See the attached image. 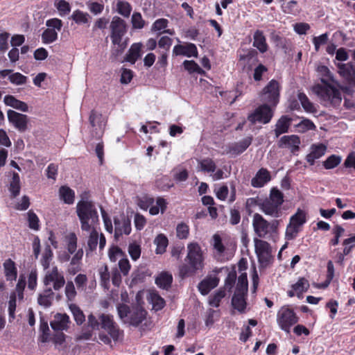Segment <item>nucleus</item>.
Listing matches in <instances>:
<instances>
[{
    "mask_svg": "<svg viewBox=\"0 0 355 355\" xmlns=\"http://www.w3.org/2000/svg\"><path fill=\"white\" fill-rule=\"evenodd\" d=\"M187 255L185 263L179 267V274L182 278L193 276L204 268L205 257L200 245L196 243H190L187 245Z\"/></svg>",
    "mask_w": 355,
    "mask_h": 355,
    "instance_id": "obj_1",
    "label": "nucleus"
},
{
    "mask_svg": "<svg viewBox=\"0 0 355 355\" xmlns=\"http://www.w3.org/2000/svg\"><path fill=\"white\" fill-rule=\"evenodd\" d=\"M318 71L325 78H322L321 80L324 85L318 86V94L324 101L325 106L338 107L342 101V95L339 89L327 83V80L334 82L331 71L326 66L319 67Z\"/></svg>",
    "mask_w": 355,
    "mask_h": 355,
    "instance_id": "obj_2",
    "label": "nucleus"
},
{
    "mask_svg": "<svg viewBox=\"0 0 355 355\" xmlns=\"http://www.w3.org/2000/svg\"><path fill=\"white\" fill-rule=\"evenodd\" d=\"M76 214L83 231H90L99 221L97 209L92 201L80 200L76 205Z\"/></svg>",
    "mask_w": 355,
    "mask_h": 355,
    "instance_id": "obj_3",
    "label": "nucleus"
},
{
    "mask_svg": "<svg viewBox=\"0 0 355 355\" xmlns=\"http://www.w3.org/2000/svg\"><path fill=\"white\" fill-rule=\"evenodd\" d=\"M119 318L125 324H128L134 327H139L148 315L147 311L139 306H130L125 304H121L117 306Z\"/></svg>",
    "mask_w": 355,
    "mask_h": 355,
    "instance_id": "obj_4",
    "label": "nucleus"
},
{
    "mask_svg": "<svg viewBox=\"0 0 355 355\" xmlns=\"http://www.w3.org/2000/svg\"><path fill=\"white\" fill-rule=\"evenodd\" d=\"M110 38L114 45L118 47L113 51L115 56L121 55L127 46L125 42H122L123 36L128 32V25L125 21L118 16H114L110 25Z\"/></svg>",
    "mask_w": 355,
    "mask_h": 355,
    "instance_id": "obj_5",
    "label": "nucleus"
},
{
    "mask_svg": "<svg viewBox=\"0 0 355 355\" xmlns=\"http://www.w3.org/2000/svg\"><path fill=\"white\" fill-rule=\"evenodd\" d=\"M279 225V220L269 222L260 214L255 213L253 215L252 227L258 239H270L277 233Z\"/></svg>",
    "mask_w": 355,
    "mask_h": 355,
    "instance_id": "obj_6",
    "label": "nucleus"
},
{
    "mask_svg": "<svg viewBox=\"0 0 355 355\" xmlns=\"http://www.w3.org/2000/svg\"><path fill=\"white\" fill-rule=\"evenodd\" d=\"M284 202V194L277 188L270 190L269 198L259 204L261 210L268 216L279 218L282 216L281 206Z\"/></svg>",
    "mask_w": 355,
    "mask_h": 355,
    "instance_id": "obj_7",
    "label": "nucleus"
},
{
    "mask_svg": "<svg viewBox=\"0 0 355 355\" xmlns=\"http://www.w3.org/2000/svg\"><path fill=\"white\" fill-rule=\"evenodd\" d=\"M275 112V108L268 104L263 103L256 107L247 117L248 121L251 125L255 124H268L272 120Z\"/></svg>",
    "mask_w": 355,
    "mask_h": 355,
    "instance_id": "obj_8",
    "label": "nucleus"
},
{
    "mask_svg": "<svg viewBox=\"0 0 355 355\" xmlns=\"http://www.w3.org/2000/svg\"><path fill=\"white\" fill-rule=\"evenodd\" d=\"M298 321V316L289 305L283 306L277 312V324L282 330L287 333L290 332L291 328L296 324Z\"/></svg>",
    "mask_w": 355,
    "mask_h": 355,
    "instance_id": "obj_9",
    "label": "nucleus"
},
{
    "mask_svg": "<svg viewBox=\"0 0 355 355\" xmlns=\"http://www.w3.org/2000/svg\"><path fill=\"white\" fill-rule=\"evenodd\" d=\"M254 243L255 252L260 266L267 268L274 260V257L272 255V248L270 243L258 238H254Z\"/></svg>",
    "mask_w": 355,
    "mask_h": 355,
    "instance_id": "obj_10",
    "label": "nucleus"
},
{
    "mask_svg": "<svg viewBox=\"0 0 355 355\" xmlns=\"http://www.w3.org/2000/svg\"><path fill=\"white\" fill-rule=\"evenodd\" d=\"M280 86L277 80H271L262 89L260 94L261 100L265 104L275 108L279 102Z\"/></svg>",
    "mask_w": 355,
    "mask_h": 355,
    "instance_id": "obj_11",
    "label": "nucleus"
},
{
    "mask_svg": "<svg viewBox=\"0 0 355 355\" xmlns=\"http://www.w3.org/2000/svg\"><path fill=\"white\" fill-rule=\"evenodd\" d=\"M99 320H101V328L106 331L114 342H118L123 338V330L121 329L114 320L113 315L101 313L99 315Z\"/></svg>",
    "mask_w": 355,
    "mask_h": 355,
    "instance_id": "obj_12",
    "label": "nucleus"
},
{
    "mask_svg": "<svg viewBox=\"0 0 355 355\" xmlns=\"http://www.w3.org/2000/svg\"><path fill=\"white\" fill-rule=\"evenodd\" d=\"M306 222V213L300 209L290 218L289 223L286 230V239L293 240L297 236L302 226Z\"/></svg>",
    "mask_w": 355,
    "mask_h": 355,
    "instance_id": "obj_13",
    "label": "nucleus"
},
{
    "mask_svg": "<svg viewBox=\"0 0 355 355\" xmlns=\"http://www.w3.org/2000/svg\"><path fill=\"white\" fill-rule=\"evenodd\" d=\"M8 119L17 130L21 132H25L28 128V117L26 114L17 112L12 110L7 112Z\"/></svg>",
    "mask_w": 355,
    "mask_h": 355,
    "instance_id": "obj_14",
    "label": "nucleus"
},
{
    "mask_svg": "<svg viewBox=\"0 0 355 355\" xmlns=\"http://www.w3.org/2000/svg\"><path fill=\"white\" fill-rule=\"evenodd\" d=\"M44 283L49 285L53 283L55 291H59L65 284L64 276L58 272L57 267H53L50 272H48L44 277Z\"/></svg>",
    "mask_w": 355,
    "mask_h": 355,
    "instance_id": "obj_15",
    "label": "nucleus"
},
{
    "mask_svg": "<svg viewBox=\"0 0 355 355\" xmlns=\"http://www.w3.org/2000/svg\"><path fill=\"white\" fill-rule=\"evenodd\" d=\"M300 138L296 135H284L277 142L279 148H287L291 152L295 154L300 150Z\"/></svg>",
    "mask_w": 355,
    "mask_h": 355,
    "instance_id": "obj_16",
    "label": "nucleus"
},
{
    "mask_svg": "<svg viewBox=\"0 0 355 355\" xmlns=\"http://www.w3.org/2000/svg\"><path fill=\"white\" fill-rule=\"evenodd\" d=\"M114 223L115 225L114 237L119 239L123 234L129 235L131 232V222L129 218L124 216L121 218H114Z\"/></svg>",
    "mask_w": 355,
    "mask_h": 355,
    "instance_id": "obj_17",
    "label": "nucleus"
},
{
    "mask_svg": "<svg viewBox=\"0 0 355 355\" xmlns=\"http://www.w3.org/2000/svg\"><path fill=\"white\" fill-rule=\"evenodd\" d=\"M338 73L351 87H355V66L352 63L338 64Z\"/></svg>",
    "mask_w": 355,
    "mask_h": 355,
    "instance_id": "obj_18",
    "label": "nucleus"
},
{
    "mask_svg": "<svg viewBox=\"0 0 355 355\" xmlns=\"http://www.w3.org/2000/svg\"><path fill=\"white\" fill-rule=\"evenodd\" d=\"M270 180L271 175L268 170L265 168H261L251 180V185L254 188H261L270 182Z\"/></svg>",
    "mask_w": 355,
    "mask_h": 355,
    "instance_id": "obj_19",
    "label": "nucleus"
},
{
    "mask_svg": "<svg viewBox=\"0 0 355 355\" xmlns=\"http://www.w3.org/2000/svg\"><path fill=\"white\" fill-rule=\"evenodd\" d=\"M243 54L239 55V60L243 62L248 70L252 69V65L259 62L258 52L254 49H249L243 51Z\"/></svg>",
    "mask_w": 355,
    "mask_h": 355,
    "instance_id": "obj_20",
    "label": "nucleus"
},
{
    "mask_svg": "<svg viewBox=\"0 0 355 355\" xmlns=\"http://www.w3.org/2000/svg\"><path fill=\"white\" fill-rule=\"evenodd\" d=\"M309 288V281L304 277H300L295 284L291 286V290H289L287 294L290 297L297 295L300 298L303 293L306 292Z\"/></svg>",
    "mask_w": 355,
    "mask_h": 355,
    "instance_id": "obj_21",
    "label": "nucleus"
},
{
    "mask_svg": "<svg viewBox=\"0 0 355 355\" xmlns=\"http://www.w3.org/2000/svg\"><path fill=\"white\" fill-rule=\"evenodd\" d=\"M69 317L66 313H56L50 325L54 331H62L68 329Z\"/></svg>",
    "mask_w": 355,
    "mask_h": 355,
    "instance_id": "obj_22",
    "label": "nucleus"
},
{
    "mask_svg": "<svg viewBox=\"0 0 355 355\" xmlns=\"http://www.w3.org/2000/svg\"><path fill=\"white\" fill-rule=\"evenodd\" d=\"M292 118L288 115H282L276 122L274 133L276 137L284 133H287L289 130L292 123Z\"/></svg>",
    "mask_w": 355,
    "mask_h": 355,
    "instance_id": "obj_23",
    "label": "nucleus"
},
{
    "mask_svg": "<svg viewBox=\"0 0 355 355\" xmlns=\"http://www.w3.org/2000/svg\"><path fill=\"white\" fill-rule=\"evenodd\" d=\"M218 283L219 279L216 277H207L198 284V288L202 295H206L211 289L216 288Z\"/></svg>",
    "mask_w": 355,
    "mask_h": 355,
    "instance_id": "obj_24",
    "label": "nucleus"
},
{
    "mask_svg": "<svg viewBox=\"0 0 355 355\" xmlns=\"http://www.w3.org/2000/svg\"><path fill=\"white\" fill-rule=\"evenodd\" d=\"M252 45L254 47L257 48L261 53H264L268 50V45L266 42V38L262 31L257 30L254 33Z\"/></svg>",
    "mask_w": 355,
    "mask_h": 355,
    "instance_id": "obj_25",
    "label": "nucleus"
},
{
    "mask_svg": "<svg viewBox=\"0 0 355 355\" xmlns=\"http://www.w3.org/2000/svg\"><path fill=\"white\" fill-rule=\"evenodd\" d=\"M141 43H133L126 53L124 61L134 64L141 57Z\"/></svg>",
    "mask_w": 355,
    "mask_h": 355,
    "instance_id": "obj_26",
    "label": "nucleus"
},
{
    "mask_svg": "<svg viewBox=\"0 0 355 355\" xmlns=\"http://www.w3.org/2000/svg\"><path fill=\"white\" fill-rule=\"evenodd\" d=\"M252 137H248L243 140L233 144L229 147L230 153L239 155L243 153L252 144Z\"/></svg>",
    "mask_w": 355,
    "mask_h": 355,
    "instance_id": "obj_27",
    "label": "nucleus"
},
{
    "mask_svg": "<svg viewBox=\"0 0 355 355\" xmlns=\"http://www.w3.org/2000/svg\"><path fill=\"white\" fill-rule=\"evenodd\" d=\"M59 197L65 204L72 205L75 200V192L69 187L63 185L59 189Z\"/></svg>",
    "mask_w": 355,
    "mask_h": 355,
    "instance_id": "obj_28",
    "label": "nucleus"
},
{
    "mask_svg": "<svg viewBox=\"0 0 355 355\" xmlns=\"http://www.w3.org/2000/svg\"><path fill=\"white\" fill-rule=\"evenodd\" d=\"M3 102L7 106L12 107L22 112H27L28 110V107L25 102L17 99L12 95L5 96Z\"/></svg>",
    "mask_w": 355,
    "mask_h": 355,
    "instance_id": "obj_29",
    "label": "nucleus"
},
{
    "mask_svg": "<svg viewBox=\"0 0 355 355\" xmlns=\"http://www.w3.org/2000/svg\"><path fill=\"white\" fill-rule=\"evenodd\" d=\"M3 268L5 276L8 281H13L17 279V269L15 263L11 259L5 261Z\"/></svg>",
    "mask_w": 355,
    "mask_h": 355,
    "instance_id": "obj_30",
    "label": "nucleus"
},
{
    "mask_svg": "<svg viewBox=\"0 0 355 355\" xmlns=\"http://www.w3.org/2000/svg\"><path fill=\"white\" fill-rule=\"evenodd\" d=\"M247 294L234 293L232 298V305L234 309L243 313L246 309L245 295Z\"/></svg>",
    "mask_w": 355,
    "mask_h": 355,
    "instance_id": "obj_31",
    "label": "nucleus"
},
{
    "mask_svg": "<svg viewBox=\"0 0 355 355\" xmlns=\"http://www.w3.org/2000/svg\"><path fill=\"white\" fill-rule=\"evenodd\" d=\"M173 282V276L167 272H162L155 279V284L158 287L168 290Z\"/></svg>",
    "mask_w": 355,
    "mask_h": 355,
    "instance_id": "obj_32",
    "label": "nucleus"
},
{
    "mask_svg": "<svg viewBox=\"0 0 355 355\" xmlns=\"http://www.w3.org/2000/svg\"><path fill=\"white\" fill-rule=\"evenodd\" d=\"M90 234L87 239V245L86 247V255L89 256V254L90 252H93L96 250L97 245H98V232L97 230L92 227V230H90Z\"/></svg>",
    "mask_w": 355,
    "mask_h": 355,
    "instance_id": "obj_33",
    "label": "nucleus"
},
{
    "mask_svg": "<svg viewBox=\"0 0 355 355\" xmlns=\"http://www.w3.org/2000/svg\"><path fill=\"white\" fill-rule=\"evenodd\" d=\"M11 198H15L19 195L21 190L20 178L17 173L14 172L9 186Z\"/></svg>",
    "mask_w": 355,
    "mask_h": 355,
    "instance_id": "obj_34",
    "label": "nucleus"
},
{
    "mask_svg": "<svg viewBox=\"0 0 355 355\" xmlns=\"http://www.w3.org/2000/svg\"><path fill=\"white\" fill-rule=\"evenodd\" d=\"M154 243L156 245V254H162L166 252V248L168 244V238L164 234H158L155 237Z\"/></svg>",
    "mask_w": 355,
    "mask_h": 355,
    "instance_id": "obj_35",
    "label": "nucleus"
},
{
    "mask_svg": "<svg viewBox=\"0 0 355 355\" xmlns=\"http://www.w3.org/2000/svg\"><path fill=\"white\" fill-rule=\"evenodd\" d=\"M155 186L158 190L164 191L173 187V183L168 175H162L159 178H157Z\"/></svg>",
    "mask_w": 355,
    "mask_h": 355,
    "instance_id": "obj_36",
    "label": "nucleus"
},
{
    "mask_svg": "<svg viewBox=\"0 0 355 355\" xmlns=\"http://www.w3.org/2000/svg\"><path fill=\"white\" fill-rule=\"evenodd\" d=\"M69 309L76 324H83L85 321V315L80 308L76 304H71L69 305Z\"/></svg>",
    "mask_w": 355,
    "mask_h": 355,
    "instance_id": "obj_37",
    "label": "nucleus"
},
{
    "mask_svg": "<svg viewBox=\"0 0 355 355\" xmlns=\"http://www.w3.org/2000/svg\"><path fill=\"white\" fill-rule=\"evenodd\" d=\"M100 275L101 285L104 289L108 290L110 288V274L108 271V267L107 265L101 266L98 269Z\"/></svg>",
    "mask_w": 355,
    "mask_h": 355,
    "instance_id": "obj_38",
    "label": "nucleus"
},
{
    "mask_svg": "<svg viewBox=\"0 0 355 355\" xmlns=\"http://www.w3.org/2000/svg\"><path fill=\"white\" fill-rule=\"evenodd\" d=\"M53 297V292L51 288L46 289L44 291L43 294L39 295L37 302L41 306L49 307L52 304Z\"/></svg>",
    "mask_w": 355,
    "mask_h": 355,
    "instance_id": "obj_39",
    "label": "nucleus"
},
{
    "mask_svg": "<svg viewBox=\"0 0 355 355\" xmlns=\"http://www.w3.org/2000/svg\"><path fill=\"white\" fill-rule=\"evenodd\" d=\"M53 256V253L51 249V247L49 244L46 243L45 245V248L44 252L42 253V259L40 260L41 264L43 266L44 269L46 270L49 268L50 266V262L52 260Z\"/></svg>",
    "mask_w": 355,
    "mask_h": 355,
    "instance_id": "obj_40",
    "label": "nucleus"
},
{
    "mask_svg": "<svg viewBox=\"0 0 355 355\" xmlns=\"http://www.w3.org/2000/svg\"><path fill=\"white\" fill-rule=\"evenodd\" d=\"M297 97L301 103L302 107L306 112L311 113L316 112L317 110L313 104L309 101L307 96L304 93L300 92L297 95Z\"/></svg>",
    "mask_w": 355,
    "mask_h": 355,
    "instance_id": "obj_41",
    "label": "nucleus"
},
{
    "mask_svg": "<svg viewBox=\"0 0 355 355\" xmlns=\"http://www.w3.org/2000/svg\"><path fill=\"white\" fill-rule=\"evenodd\" d=\"M248 282L246 273H242L238 278L235 293L247 294Z\"/></svg>",
    "mask_w": 355,
    "mask_h": 355,
    "instance_id": "obj_42",
    "label": "nucleus"
},
{
    "mask_svg": "<svg viewBox=\"0 0 355 355\" xmlns=\"http://www.w3.org/2000/svg\"><path fill=\"white\" fill-rule=\"evenodd\" d=\"M58 40V33L52 28H46L42 34V41L44 44H51Z\"/></svg>",
    "mask_w": 355,
    "mask_h": 355,
    "instance_id": "obj_43",
    "label": "nucleus"
},
{
    "mask_svg": "<svg viewBox=\"0 0 355 355\" xmlns=\"http://www.w3.org/2000/svg\"><path fill=\"white\" fill-rule=\"evenodd\" d=\"M27 220L29 228L35 231H38L40 230V219L33 210H29L28 211Z\"/></svg>",
    "mask_w": 355,
    "mask_h": 355,
    "instance_id": "obj_44",
    "label": "nucleus"
},
{
    "mask_svg": "<svg viewBox=\"0 0 355 355\" xmlns=\"http://www.w3.org/2000/svg\"><path fill=\"white\" fill-rule=\"evenodd\" d=\"M54 5L61 17L65 16L71 12V6L65 0H56Z\"/></svg>",
    "mask_w": 355,
    "mask_h": 355,
    "instance_id": "obj_45",
    "label": "nucleus"
},
{
    "mask_svg": "<svg viewBox=\"0 0 355 355\" xmlns=\"http://www.w3.org/2000/svg\"><path fill=\"white\" fill-rule=\"evenodd\" d=\"M116 10L121 15L128 17L132 11V6L128 1H119L116 3Z\"/></svg>",
    "mask_w": 355,
    "mask_h": 355,
    "instance_id": "obj_46",
    "label": "nucleus"
},
{
    "mask_svg": "<svg viewBox=\"0 0 355 355\" xmlns=\"http://www.w3.org/2000/svg\"><path fill=\"white\" fill-rule=\"evenodd\" d=\"M225 292L224 290L220 289L215 292V293L209 296V304L213 307H218L221 300L225 297Z\"/></svg>",
    "mask_w": 355,
    "mask_h": 355,
    "instance_id": "obj_47",
    "label": "nucleus"
},
{
    "mask_svg": "<svg viewBox=\"0 0 355 355\" xmlns=\"http://www.w3.org/2000/svg\"><path fill=\"white\" fill-rule=\"evenodd\" d=\"M128 251L131 259L133 261H137L141 256V248L139 244L132 242L129 244Z\"/></svg>",
    "mask_w": 355,
    "mask_h": 355,
    "instance_id": "obj_48",
    "label": "nucleus"
},
{
    "mask_svg": "<svg viewBox=\"0 0 355 355\" xmlns=\"http://www.w3.org/2000/svg\"><path fill=\"white\" fill-rule=\"evenodd\" d=\"M282 10L284 13L295 15L299 13L300 10L297 1L291 0L282 6Z\"/></svg>",
    "mask_w": 355,
    "mask_h": 355,
    "instance_id": "obj_49",
    "label": "nucleus"
},
{
    "mask_svg": "<svg viewBox=\"0 0 355 355\" xmlns=\"http://www.w3.org/2000/svg\"><path fill=\"white\" fill-rule=\"evenodd\" d=\"M89 14L80 10L73 11L71 18L78 24H87L88 22Z\"/></svg>",
    "mask_w": 355,
    "mask_h": 355,
    "instance_id": "obj_50",
    "label": "nucleus"
},
{
    "mask_svg": "<svg viewBox=\"0 0 355 355\" xmlns=\"http://www.w3.org/2000/svg\"><path fill=\"white\" fill-rule=\"evenodd\" d=\"M9 81L16 85H22L27 83L28 78L19 72L11 73L8 76Z\"/></svg>",
    "mask_w": 355,
    "mask_h": 355,
    "instance_id": "obj_51",
    "label": "nucleus"
},
{
    "mask_svg": "<svg viewBox=\"0 0 355 355\" xmlns=\"http://www.w3.org/2000/svg\"><path fill=\"white\" fill-rule=\"evenodd\" d=\"M341 162V157L336 155H331L323 162V166L326 169H332L339 165Z\"/></svg>",
    "mask_w": 355,
    "mask_h": 355,
    "instance_id": "obj_52",
    "label": "nucleus"
},
{
    "mask_svg": "<svg viewBox=\"0 0 355 355\" xmlns=\"http://www.w3.org/2000/svg\"><path fill=\"white\" fill-rule=\"evenodd\" d=\"M189 235V227L185 223H180L176 227V236L180 239H186Z\"/></svg>",
    "mask_w": 355,
    "mask_h": 355,
    "instance_id": "obj_53",
    "label": "nucleus"
},
{
    "mask_svg": "<svg viewBox=\"0 0 355 355\" xmlns=\"http://www.w3.org/2000/svg\"><path fill=\"white\" fill-rule=\"evenodd\" d=\"M201 170L205 172H214L216 168L215 162L210 158H206L202 159L200 162Z\"/></svg>",
    "mask_w": 355,
    "mask_h": 355,
    "instance_id": "obj_54",
    "label": "nucleus"
},
{
    "mask_svg": "<svg viewBox=\"0 0 355 355\" xmlns=\"http://www.w3.org/2000/svg\"><path fill=\"white\" fill-rule=\"evenodd\" d=\"M213 241H214L213 247H214V250H216L217 253L219 255H221L222 254H223L225 250V247L222 242V239H221L220 236L218 235V234H215L213 236Z\"/></svg>",
    "mask_w": 355,
    "mask_h": 355,
    "instance_id": "obj_55",
    "label": "nucleus"
},
{
    "mask_svg": "<svg viewBox=\"0 0 355 355\" xmlns=\"http://www.w3.org/2000/svg\"><path fill=\"white\" fill-rule=\"evenodd\" d=\"M329 40V35L327 33H323L320 36L314 37L313 38V44L314 45L315 50L318 51L320 46L327 43Z\"/></svg>",
    "mask_w": 355,
    "mask_h": 355,
    "instance_id": "obj_56",
    "label": "nucleus"
},
{
    "mask_svg": "<svg viewBox=\"0 0 355 355\" xmlns=\"http://www.w3.org/2000/svg\"><path fill=\"white\" fill-rule=\"evenodd\" d=\"M352 243H355V234L351 236L347 239H344L342 243L343 245L344 246L342 252L345 256L349 255L352 252V250L354 248V245H349Z\"/></svg>",
    "mask_w": 355,
    "mask_h": 355,
    "instance_id": "obj_57",
    "label": "nucleus"
},
{
    "mask_svg": "<svg viewBox=\"0 0 355 355\" xmlns=\"http://www.w3.org/2000/svg\"><path fill=\"white\" fill-rule=\"evenodd\" d=\"M155 202L154 198L148 195H145L139 199L138 205L141 209L146 210Z\"/></svg>",
    "mask_w": 355,
    "mask_h": 355,
    "instance_id": "obj_58",
    "label": "nucleus"
},
{
    "mask_svg": "<svg viewBox=\"0 0 355 355\" xmlns=\"http://www.w3.org/2000/svg\"><path fill=\"white\" fill-rule=\"evenodd\" d=\"M268 71V68L263 64H259L254 69L253 78L256 82L261 81L264 73Z\"/></svg>",
    "mask_w": 355,
    "mask_h": 355,
    "instance_id": "obj_59",
    "label": "nucleus"
},
{
    "mask_svg": "<svg viewBox=\"0 0 355 355\" xmlns=\"http://www.w3.org/2000/svg\"><path fill=\"white\" fill-rule=\"evenodd\" d=\"M296 126L300 129V131L302 132L315 129V125L313 123V121L307 119H303Z\"/></svg>",
    "mask_w": 355,
    "mask_h": 355,
    "instance_id": "obj_60",
    "label": "nucleus"
},
{
    "mask_svg": "<svg viewBox=\"0 0 355 355\" xmlns=\"http://www.w3.org/2000/svg\"><path fill=\"white\" fill-rule=\"evenodd\" d=\"M132 27L137 29H141L144 28L145 21L142 18L140 12H134L132 16Z\"/></svg>",
    "mask_w": 355,
    "mask_h": 355,
    "instance_id": "obj_61",
    "label": "nucleus"
},
{
    "mask_svg": "<svg viewBox=\"0 0 355 355\" xmlns=\"http://www.w3.org/2000/svg\"><path fill=\"white\" fill-rule=\"evenodd\" d=\"M77 248V237L74 233H71L67 238V250L73 254Z\"/></svg>",
    "mask_w": 355,
    "mask_h": 355,
    "instance_id": "obj_62",
    "label": "nucleus"
},
{
    "mask_svg": "<svg viewBox=\"0 0 355 355\" xmlns=\"http://www.w3.org/2000/svg\"><path fill=\"white\" fill-rule=\"evenodd\" d=\"M65 295L68 300L73 301L76 296V291L73 282L68 281L65 286Z\"/></svg>",
    "mask_w": 355,
    "mask_h": 355,
    "instance_id": "obj_63",
    "label": "nucleus"
},
{
    "mask_svg": "<svg viewBox=\"0 0 355 355\" xmlns=\"http://www.w3.org/2000/svg\"><path fill=\"white\" fill-rule=\"evenodd\" d=\"M168 21L166 19L161 18L155 21L151 27L153 32L165 29L168 26Z\"/></svg>",
    "mask_w": 355,
    "mask_h": 355,
    "instance_id": "obj_64",
    "label": "nucleus"
}]
</instances>
